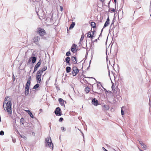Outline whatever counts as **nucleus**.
<instances>
[{
    "instance_id": "4be33fe9",
    "label": "nucleus",
    "mask_w": 151,
    "mask_h": 151,
    "mask_svg": "<svg viewBox=\"0 0 151 151\" xmlns=\"http://www.w3.org/2000/svg\"><path fill=\"white\" fill-rule=\"evenodd\" d=\"M109 106L107 104L103 106V109L106 110H108L109 109Z\"/></svg>"
},
{
    "instance_id": "bb28decb",
    "label": "nucleus",
    "mask_w": 151,
    "mask_h": 151,
    "mask_svg": "<svg viewBox=\"0 0 151 151\" xmlns=\"http://www.w3.org/2000/svg\"><path fill=\"white\" fill-rule=\"evenodd\" d=\"M39 86L40 84H39V83H37L33 86V89H35L39 87Z\"/></svg>"
},
{
    "instance_id": "37998d69",
    "label": "nucleus",
    "mask_w": 151,
    "mask_h": 151,
    "mask_svg": "<svg viewBox=\"0 0 151 151\" xmlns=\"http://www.w3.org/2000/svg\"><path fill=\"white\" fill-rule=\"evenodd\" d=\"M91 32H92V35H94L95 32H96L95 30L93 29V31H91Z\"/></svg>"
},
{
    "instance_id": "8fccbe9b",
    "label": "nucleus",
    "mask_w": 151,
    "mask_h": 151,
    "mask_svg": "<svg viewBox=\"0 0 151 151\" xmlns=\"http://www.w3.org/2000/svg\"><path fill=\"white\" fill-rule=\"evenodd\" d=\"M67 63L68 65H71V64L70 63V62H68L67 63Z\"/></svg>"
},
{
    "instance_id": "473e14b6",
    "label": "nucleus",
    "mask_w": 151,
    "mask_h": 151,
    "mask_svg": "<svg viewBox=\"0 0 151 151\" xmlns=\"http://www.w3.org/2000/svg\"><path fill=\"white\" fill-rule=\"evenodd\" d=\"M11 137L12 138V142L15 143L16 142V139L14 138L12 136H11Z\"/></svg>"
},
{
    "instance_id": "39448f33",
    "label": "nucleus",
    "mask_w": 151,
    "mask_h": 151,
    "mask_svg": "<svg viewBox=\"0 0 151 151\" xmlns=\"http://www.w3.org/2000/svg\"><path fill=\"white\" fill-rule=\"evenodd\" d=\"M42 74L40 72L37 71L36 74V79L38 83H40L41 82V76Z\"/></svg>"
},
{
    "instance_id": "b1692460",
    "label": "nucleus",
    "mask_w": 151,
    "mask_h": 151,
    "mask_svg": "<svg viewBox=\"0 0 151 151\" xmlns=\"http://www.w3.org/2000/svg\"><path fill=\"white\" fill-rule=\"evenodd\" d=\"M90 90V88L88 86L86 87L85 89V91L86 93H88L89 92Z\"/></svg>"
},
{
    "instance_id": "423d86ee",
    "label": "nucleus",
    "mask_w": 151,
    "mask_h": 151,
    "mask_svg": "<svg viewBox=\"0 0 151 151\" xmlns=\"http://www.w3.org/2000/svg\"><path fill=\"white\" fill-rule=\"evenodd\" d=\"M54 113L57 116H60L62 113L60 108L59 107H57L54 111Z\"/></svg>"
},
{
    "instance_id": "4c0bfd02",
    "label": "nucleus",
    "mask_w": 151,
    "mask_h": 151,
    "mask_svg": "<svg viewBox=\"0 0 151 151\" xmlns=\"http://www.w3.org/2000/svg\"><path fill=\"white\" fill-rule=\"evenodd\" d=\"M61 129L63 132H65L66 130L65 128L63 127H61Z\"/></svg>"
},
{
    "instance_id": "412c9836",
    "label": "nucleus",
    "mask_w": 151,
    "mask_h": 151,
    "mask_svg": "<svg viewBox=\"0 0 151 151\" xmlns=\"http://www.w3.org/2000/svg\"><path fill=\"white\" fill-rule=\"evenodd\" d=\"M28 114L30 115L31 117L32 118H34V116L32 114L31 111L29 110H27L26 111Z\"/></svg>"
},
{
    "instance_id": "603ef678",
    "label": "nucleus",
    "mask_w": 151,
    "mask_h": 151,
    "mask_svg": "<svg viewBox=\"0 0 151 151\" xmlns=\"http://www.w3.org/2000/svg\"><path fill=\"white\" fill-rule=\"evenodd\" d=\"M115 9H112L111 10V11H112V12H114L115 11Z\"/></svg>"
},
{
    "instance_id": "f257e3e1",
    "label": "nucleus",
    "mask_w": 151,
    "mask_h": 151,
    "mask_svg": "<svg viewBox=\"0 0 151 151\" xmlns=\"http://www.w3.org/2000/svg\"><path fill=\"white\" fill-rule=\"evenodd\" d=\"M45 146L47 147H50V149L53 150V145L51 141V139L50 137H48L45 139Z\"/></svg>"
},
{
    "instance_id": "ea45409f",
    "label": "nucleus",
    "mask_w": 151,
    "mask_h": 151,
    "mask_svg": "<svg viewBox=\"0 0 151 151\" xmlns=\"http://www.w3.org/2000/svg\"><path fill=\"white\" fill-rule=\"evenodd\" d=\"M31 58H30L29 59V60L28 61L27 64H29L31 62Z\"/></svg>"
},
{
    "instance_id": "3c124183",
    "label": "nucleus",
    "mask_w": 151,
    "mask_h": 151,
    "mask_svg": "<svg viewBox=\"0 0 151 151\" xmlns=\"http://www.w3.org/2000/svg\"><path fill=\"white\" fill-rule=\"evenodd\" d=\"M8 98V97H6L4 99V100L5 101H7V99Z\"/></svg>"
},
{
    "instance_id": "a878e982",
    "label": "nucleus",
    "mask_w": 151,
    "mask_h": 151,
    "mask_svg": "<svg viewBox=\"0 0 151 151\" xmlns=\"http://www.w3.org/2000/svg\"><path fill=\"white\" fill-rule=\"evenodd\" d=\"M96 24L94 22H92L91 23V26L93 28L96 27Z\"/></svg>"
},
{
    "instance_id": "ddd939ff",
    "label": "nucleus",
    "mask_w": 151,
    "mask_h": 151,
    "mask_svg": "<svg viewBox=\"0 0 151 151\" xmlns=\"http://www.w3.org/2000/svg\"><path fill=\"white\" fill-rule=\"evenodd\" d=\"M139 144L142 146V148H143L144 150H145L147 148V146L145 145L142 141H139Z\"/></svg>"
},
{
    "instance_id": "6e6d98bb",
    "label": "nucleus",
    "mask_w": 151,
    "mask_h": 151,
    "mask_svg": "<svg viewBox=\"0 0 151 151\" xmlns=\"http://www.w3.org/2000/svg\"><path fill=\"white\" fill-rule=\"evenodd\" d=\"M110 1H109V2L108 4V6H109V4L110 3Z\"/></svg>"
},
{
    "instance_id": "f03ea898",
    "label": "nucleus",
    "mask_w": 151,
    "mask_h": 151,
    "mask_svg": "<svg viewBox=\"0 0 151 151\" xmlns=\"http://www.w3.org/2000/svg\"><path fill=\"white\" fill-rule=\"evenodd\" d=\"M37 33L39 34L40 36L42 37V38L46 39V38L43 37L46 34V32L45 29L43 28L38 27L37 28Z\"/></svg>"
},
{
    "instance_id": "1a4fd4ad",
    "label": "nucleus",
    "mask_w": 151,
    "mask_h": 151,
    "mask_svg": "<svg viewBox=\"0 0 151 151\" xmlns=\"http://www.w3.org/2000/svg\"><path fill=\"white\" fill-rule=\"evenodd\" d=\"M33 40H34V42L36 44L38 45L39 43L38 42L40 40V37L38 36H35Z\"/></svg>"
},
{
    "instance_id": "6ab92c4d",
    "label": "nucleus",
    "mask_w": 151,
    "mask_h": 151,
    "mask_svg": "<svg viewBox=\"0 0 151 151\" xmlns=\"http://www.w3.org/2000/svg\"><path fill=\"white\" fill-rule=\"evenodd\" d=\"M47 69V66H44L42 68L40 69L38 71L41 73H42L43 72Z\"/></svg>"
},
{
    "instance_id": "c9c22d12",
    "label": "nucleus",
    "mask_w": 151,
    "mask_h": 151,
    "mask_svg": "<svg viewBox=\"0 0 151 151\" xmlns=\"http://www.w3.org/2000/svg\"><path fill=\"white\" fill-rule=\"evenodd\" d=\"M71 55V53L70 51H68L67 52L66 54V55L67 56H70Z\"/></svg>"
},
{
    "instance_id": "f8f14e48",
    "label": "nucleus",
    "mask_w": 151,
    "mask_h": 151,
    "mask_svg": "<svg viewBox=\"0 0 151 151\" xmlns=\"http://www.w3.org/2000/svg\"><path fill=\"white\" fill-rule=\"evenodd\" d=\"M27 126H29L28 129L30 131H32L33 130L34 126L32 124L27 123Z\"/></svg>"
},
{
    "instance_id": "de8ad7c7",
    "label": "nucleus",
    "mask_w": 151,
    "mask_h": 151,
    "mask_svg": "<svg viewBox=\"0 0 151 151\" xmlns=\"http://www.w3.org/2000/svg\"><path fill=\"white\" fill-rule=\"evenodd\" d=\"M80 132H81V133H82V135H83V141H84V134H83V133H82V132H81V131H80Z\"/></svg>"
},
{
    "instance_id": "7c9ffc66",
    "label": "nucleus",
    "mask_w": 151,
    "mask_h": 151,
    "mask_svg": "<svg viewBox=\"0 0 151 151\" xmlns=\"http://www.w3.org/2000/svg\"><path fill=\"white\" fill-rule=\"evenodd\" d=\"M84 34L83 33L81 36V39L80 40V42H81L83 39L84 38Z\"/></svg>"
},
{
    "instance_id": "a19ab883",
    "label": "nucleus",
    "mask_w": 151,
    "mask_h": 151,
    "mask_svg": "<svg viewBox=\"0 0 151 151\" xmlns=\"http://www.w3.org/2000/svg\"><path fill=\"white\" fill-rule=\"evenodd\" d=\"M121 114L122 115H123L124 114V112L122 109H121Z\"/></svg>"
},
{
    "instance_id": "680f3d73",
    "label": "nucleus",
    "mask_w": 151,
    "mask_h": 151,
    "mask_svg": "<svg viewBox=\"0 0 151 151\" xmlns=\"http://www.w3.org/2000/svg\"><path fill=\"white\" fill-rule=\"evenodd\" d=\"M103 29H104V28H102L101 30V33H102V31H103Z\"/></svg>"
},
{
    "instance_id": "9d476101",
    "label": "nucleus",
    "mask_w": 151,
    "mask_h": 151,
    "mask_svg": "<svg viewBox=\"0 0 151 151\" xmlns=\"http://www.w3.org/2000/svg\"><path fill=\"white\" fill-rule=\"evenodd\" d=\"M29 86H30L25 85V96H27L29 94Z\"/></svg>"
},
{
    "instance_id": "69168bd1",
    "label": "nucleus",
    "mask_w": 151,
    "mask_h": 151,
    "mask_svg": "<svg viewBox=\"0 0 151 151\" xmlns=\"http://www.w3.org/2000/svg\"><path fill=\"white\" fill-rule=\"evenodd\" d=\"M150 98H150V99H149V104H150V100H151V99H150Z\"/></svg>"
},
{
    "instance_id": "dca6fc26",
    "label": "nucleus",
    "mask_w": 151,
    "mask_h": 151,
    "mask_svg": "<svg viewBox=\"0 0 151 151\" xmlns=\"http://www.w3.org/2000/svg\"><path fill=\"white\" fill-rule=\"evenodd\" d=\"M91 31H89L88 33L87 37L88 38H91L92 39L93 38V37H94V36L93 35H92L91 34Z\"/></svg>"
},
{
    "instance_id": "13d9d810",
    "label": "nucleus",
    "mask_w": 151,
    "mask_h": 151,
    "mask_svg": "<svg viewBox=\"0 0 151 151\" xmlns=\"http://www.w3.org/2000/svg\"><path fill=\"white\" fill-rule=\"evenodd\" d=\"M148 94L149 97H150V92H148Z\"/></svg>"
},
{
    "instance_id": "49530a36",
    "label": "nucleus",
    "mask_w": 151,
    "mask_h": 151,
    "mask_svg": "<svg viewBox=\"0 0 151 151\" xmlns=\"http://www.w3.org/2000/svg\"><path fill=\"white\" fill-rule=\"evenodd\" d=\"M106 21L107 22H109V16H108V17L107 18V19L106 20Z\"/></svg>"
},
{
    "instance_id": "4d7b16f0",
    "label": "nucleus",
    "mask_w": 151,
    "mask_h": 151,
    "mask_svg": "<svg viewBox=\"0 0 151 151\" xmlns=\"http://www.w3.org/2000/svg\"><path fill=\"white\" fill-rule=\"evenodd\" d=\"M97 39H95L93 41L94 42H97Z\"/></svg>"
},
{
    "instance_id": "58836bf2",
    "label": "nucleus",
    "mask_w": 151,
    "mask_h": 151,
    "mask_svg": "<svg viewBox=\"0 0 151 151\" xmlns=\"http://www.w3.org/2000/svg\"><path fill=\"white\" fill-rule=\"evenodd\" d=\"M63 118L60 117V119L59 120V121L60 122H62L63 121Z\"/></svg>"
},
{
    "instance_id": "79ce46f5",
    "label": "nucleus",
    "mask_w": 151,
    "mask_h": 151,
    "mask_svg": "<svg viewBox=\"0 0 151 151\" xmlns=\"http://www.w3.org/2000/svg\"><path fill=\"white\" fill-rule=\"evenodd\" d=\"M37 70V69L36 68L34 67V68L33 72V73L34 72H35V71H36Z\"/></svg>"
},
{
    "instance_id": "9b49d317",
    "label": "nucleus",
    "mask_w": 151,
    "mask_h": 151,
    "mask_svg": "<svg viewBox=\"0 0 151 151\" xmlns=\"http://www.w3.org/2000/svg\"><path fill=\"white\" fill-rule=\"evenodd\" d=\"M91 103L93 105L95 106H97L99 105V101L95 98L92 99Z\"/></svg>"
},
{
    "instance_id": "72a5a7b5",
    "label": "nucleus",
    "mask_w": 151,
    "mask_h": 151,
    "mask_svg": "<svg viewBox=\"0 0 151 151\" xmlns=\"http://www.w3.org/2000/svg\"><path fill=\"white\" fill-rule=\"evenodd\" d=\"M111 88H112V89L113 91L114 92H115V88L114 86V85L112 84V85L111 86Z\"/></svg>"
},
{
    "instance_id": "393cba45",
    "label": "nucleus",
    "mask_w": 151,
    "mask_h": 151,
    "mask_svg": "<svg viewBox=\"0 0 151 151\" xmlns=\"http://www.w3.org/2000/svg\"><path fill=\"white\" fill-rule=\"evenodd\" d=\"M66 72L67 73H68L70 72L71 71V68L69 66H67L66 68Z\"/></svg>"
},
{
    "instance_id": "4468645a",
    "label": "nucleus",
    "mask_w": 151,
    "mask_h": 151,
    "mask_svg": "<svg viewBox=\"0 0 151 151\" xmlns=\"http://www.w3.org/2000/svg\"><path fill=\"white\" fill-rule=\"evenodd\" d=\"M58 101L60 104L62 106L64 105V101L65 103H66V102L65 101H64L63 99L60 98L59 99Z\"/></svg>"
},
{
    "instance_id": "6e6552de",
    "label": "nucleus",
    "mask_w": 151,
    "mask_h": 151,
    "mask_svg": "<svg viewBox=\"0 0 151 151\" xmlns=\"http://www.w3.org/2000/svg\"><path fill=\"white\" fill-rule=\"evenodd\" d=\"M77 47V46L76 45L73 44L71 48V51L73 52H76L78 50V49H76V48Z\"/></svg>"
},
{
    "instance_id": "0e129e2a",
    "label": "nucleus",
    "mask_w": 151,
    "mask_h": 151,
    "mask_svg": "<svg viewBox=\"0 0 151 151\" xmlns=\"http://www.w3.org/2000/svg\"><path fill=\"white\" fill-rule=\"evenodd\" d=\"M90 66V65H89V66H88V67L87 68V70H88Z\"/></svg>"
},
{
    "instance_id": "338daca9",
    "label": "nucleus",
    "mask_w": 151,
    "mask_h": 151,
    "mask_svg": "<svg viewBox=\"0 0 151 151\" xmlns=\"http://www.w3.org/2000/svg\"><path fill=\"white\" fill-rule=\"evenodd\" d=\"M114 2H115V4L116 2V0H114Z\"/></svg>"
},
{
    "instance_id": "09e8293b",
    "label": "nucleus",
    "mask_w": 151,
    "mask_h": 151,
    "mask_svg": "<svg viewBox=\"0 0 151 151\" xmlns=\"http://www.w3.org/2000/svg\"><path fill=\"white\" fill-rule=\"evenodd\" d=\"M14 76V74H13L12 78H13V81H14L15 80V78Z\"/></svg>"
},
{
    "instance_id": "a18cd8bd",
    "label": "nucleus",
    "mask_w": 151,
    "mask_h": 151,
    "mask_svg": "<svg viewBox=\"0 0 151 151\" xmlns=\"http://www.w3.org/2000/svg\"><path fill=\"white\" fill-rule=\"evenodd\" d=\"M102 150L104 151H108L104 147H102Z\"/></svg>"
},
{
    "instance_id": "5fc2aeb1",
    "label": "nucleus",
    "mask_w": 151,
    "mask_h": 151,
    "mask_svg": "<svg viewBox=\"0 0 151 151\" xmlns=\"http://www.w3.org/2000/svg\"><path fill=\"white\" fill-rule=\"evenodd\" d=\"M102 33H101V32L100 34V35L99 36V37H101L102 36Z\"/></svg>"
},
{
    "instance_id": "774afa93",
    "label": "nucleus",
    "mask_w": 151,
    "mask_h": 151,
    "mask_svg": "<svg viewBox=\"0 0 151 151\" xmlns=\"http://www.w3.org/2000/svg\"><path fill=\"white\" fill-rule=\"evenodd\" d=\"M42 109H40V111H42Z\"/></svg>"
},
{
    "instance_id": "bf43d9fd",
    "label": "nucleus",
    "mask_w": 151,
    "mask_h": 151,
    "mask_svg": "<svg viewBox=\"0 0 151 151\" xmlns=\"http://www.w3.org/2000/svg\"><path fill=\"white\" fill-rule=\"evenodd\" d=\"M92 91H93V92H94V93H97V94H98V92H96L94 91H93V90H92Z\"/></svg>"
},
{
    "instance_id": "7ed1b4c3",
    "label": "nucleus",
    "mask_w": 151,
    "mask_h": 151,
    "mask_svg": "<svg viewBox=\"0 0 151 151\" xmlns=\"http://www.w3.org/2000/svg\"><path fill=\"white\" fill-rule=\"evenodd\" d=\"M6 109L9 114H12V103L10 100L9 101L6 103Z\"/></svg>"
},
{
    "instance_id": "c756f323",
    "label": "nucleus",
    "mask_w": 151,
    "mask_h": 151,
    "mask_svg": "<svg viewBox=\"0 0 151 151\" xmlns=\"http://www.w3.org/2000/svg\"><path fill=\"white\" fill-rule=\"evenodd\" d=\"M21 124H23L24 122V119L23 117H22L20 119Z\"/></svg>"
},
{
    "instance_id": "f3484780",
    "label": "nucleus",
    "mask_w": 151,
    "mask_h": 151,
    "mask_svg": "<svg viewBox=\"0 0 151 151\" xmlns=\"http://www.w3.org/2000/svg\"><path fill=\"white\" fill-rule=\"evenodd\" d=\"M30 58H31L32 63H34L36 62L37 60V58L35 57H30Z\"/></svg>"
},
{
    "instance_id": "cd10ccee",
    "label": "nucleus",
    "mask_w": 151,
    "mask_h": 151,
    "mask_svg": "<svg viewBox=\"0 0 151 151\" xmlns=\"http://www.w3.org/2000/svg\"><path fill=\"white\" fill-rule=\"evenodd\" d=\"M65 62L66 63L70 61V57L68 56L65 58Z\"/></svg>"
},
{
    "instance_id": "f704fd0d",
    "label": "nucleus",
    "mask_w": 151,
    "mask_h": 151,
    "mask_svg": "<svg viewBox=\"0 0 151 151\" xmlns=\"http://www.w3.org/2000/svg\"><path fill=\"white\" fill-rule=\"evenodd\" d=\"M20 136L21 137L24 139H27L26 137L24 135L20 134Z\"/></svg>"
},
{
    "instance_id": "c85d7f7f",
    "label": "nucleus",
    "mask_w": 151,
    "mask_h": 151,
    "mask_svg": "<svg viewBox=\"0 0 151 151\" xmlns=\"http://www.w3.org/2000/svg\"><path fill=\"white\" fill-rule=\"evenodd\" d=\"M109 24V22L106 21L104 23V25L103 27V28H104L106 27H107L108 25Z\"/></svg>"
},
{
    "instance_id": "a211bd4d",
    "label": "nucleus",
    "mask_w": 151,
    "mask_h": 151,
    "mask_svg": "<svg viewBox=\"0 0 151 151\" xmlns=\"http://www.w3.org/2000/svg\"><path fill=\"white\" fill-rule=\"evenodd\" d=\"M29 77L28 78L27 81L26 85L30 86L31 81V76H29Z\"/></svg>"
},
{
    "instance_id": "20e7f679",
    "label": "nucleus",
    "mask_w": 151,
    "mask_h": 151,
    "mask_svg": "<svg viewBox=\"0 0 151 151\" xmlns=\"http://www.w3.org/2000/svg\"><path fill=\"white\" fill-rule=\"evenodd\" d=\"M38 16L39 17V18L40 19H44L45 17V15L44 12L43 10L42 9H39L38 11L37 12Z\"/></svg>"
},
{
    "instance_id": "aec40b11",
    "label": "nucleus",
    "mask_w": 151,
    "mask_h": 151,
    "mask_svg": "<svg viewBox=\"0 0 151 151\" xmlns=\"http://www.w3.org/2000/svg\"><path fill=\"white\" fill-rule=\"evenodd\" d=\"M41 65V59L36 64L35 66V67L37 69L38 68L40 67Z\"/></svg>"
},
{
    "instance_id": "e2e57ef3",
    "label": "nucleus",
    "mask_w": 151,
    "mask_h": 151,
    "mask_svg": "<svg viewBox=\"0 0 151 151\" xmlns=\"http://www.w3.org/2000/svg\"><path fill=\"white\" fill-rule=\"evenodd\" d=\"M50 124H51V123H49V127H50Z\"/></svg>"
},
{
    "instance_id": "5701e85b",
    "label": "nucleus",
    "mask_w": 151,
    "mask_h": 151,
    "mask_svg": "<svg viewBox=\"0 0 151 151\" xmlns=\"http://www.w3.org/2000/svg\"><path fill=\"white\" fill-rule=\"evenodd\" d=\"M75 25V23L74 22H73L70 24V26L69 27V29H71L73 28Z\"/></svg>"
},
{
    "instance_id": "2eb2a0df",
    "label": "nucleus",
    "mask_w": 151,
    "mask_h": 151,
    "mask_svg": "<svg viewBox=\"0 0 151 151\" xmlns=\"http://www.w3.org/2000/svg\"><path fill=\"white\" fill-rule=\"evenodd\" d=\"M77 58L76 56H73L71 57V60L74 62V64H76L77 63Z\"/></svg>"
},
{
    "instance_id": "2f4dec72",
    "label": "nucleus",
    "mask_w": 151,
    "mask_h": 151,
    "mask_svg": "<svg viewBox=\"0 0 151 151\" xmlns=\"http://www.w3.org/2000/svg\"><path fill=\"white\" fill-rule=\"evenodd\" d=\"M100 84L101 85V82H97V88H100ZM102 87L104 89H105L102 86Z\"/></svg>"
},
{
    "instance_id": "052dcab7",
    "label": "nucleus",
    "mask_w": 151,
    "mask_h": 151,
    "mask_svg": "<svg viewBox=\"0 0 151 151\" xmlns=\"http://www.w3.org/2000/svg\"><path fill=\"white\" fill-rule=\"evenodd\" d=\"M60 9H61V10H63V8L62 6H60Z\"/></svg>"
},
{
    "instance_id": "c03bdc74",
    "label": "nucleus",
    "mask_w": 151,
    "mask_h": 151,
    "mask_svg": "<svg viewBox=\"0 0 151 151\" xmlns=\"http://www.w3.org/2000/svg\"><path fill=\"white\" fill-rule=\"evenodd\" d=\"M6 101H5V100H4V102H3V107H4V110H5V109L4 108V105L5 104H6Z\"/></svg>"
},
{
    "instance_id": "0eeeda50",
    "label": "nucleus",
    "mask_w": 151,
    "mask_h": 151,
    "mask_svg": "<svg viewBox=\"0 0 151 151\" xmlns=\"http://www.w3.org/2000/svg\"><path fill=\"white\" fill-rule=\"evenodd\" d=\"M73 76H76L79 72V70L76 67H73Z\"/></svg>"
},
{
    "instance_id": "864d4df0",
    "label": "nucleus",
    "mask_w": 151,
    "mask_h": 151,
    "mask_svg": "<svg viewBox=\"0 0 151 151\" xmlns=\"http://www.w3.org/2000/svg\"><path fill=\"white\" fill-rule=\"evenodd\" d=\"M114 20H113L112 21V22L111 24V26H110L111 27V25H112V24H114Z\"/></svg>"
},
{
    "instance_id": "e433bc0d",
    "label": "nucleus",
    "mask_w": 151,
    "mask_h": 151,
    "mask_svg": "<svg viewBox=\"0 0 151 151\" xmlns=\"http://www.w3.org/2000/svg\"><path fill=\"white\" fill-rule=\"evenodd\" d=\"M4 134V132L2 131L1 130L0 132V135L3 136Z\"/></svg>"
}]
</instances>
